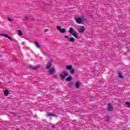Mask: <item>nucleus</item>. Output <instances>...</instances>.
<instances>
[{"label": "nucleus", "instance_id": "obj_5", "mask_svg": "<svg viewBox=\"0 0 130 130\" xmlns=\"http://www.w3.org/2000/svg\"><path fill=\"white\" fill-rule=\"evenodd\" d=\"M48 73H50V75H53L54 73H55V69L54 68V66H53L48 71Z\"/></svg>", "mask_w": 130, "mask_h": 130}, {"label": "nucleus", "instance_id": "obj_4", "mask_svg": "<svg viewBox=\"0 0 130 130\" xmlns=\"http://www.w3.org/2000/svg\"><path fill=\"white\" fill-rule=\"evenodd\" d=\"M51 66H52V61L49 60L45 68L46 70H50V68H51Z\"/></svg>", "mask_w": 130, "mask_h": 130}, {"label": "nucleus", "instance_id": "obj_21", "mask_svg": "<svg viewBox=\"0 0 130 130\" xmlns=\"http://www.w3.org/2000/svg\"><path fill=\"white\" fill-rule=\"evenodd\" d=\"M111 117L110 116H106V120H107V121H109Z\"/></svg>", "mask_w": 130, "mask_h": 130}, {"label": "nucleus", "instance_id": "obj_23", "mask_svg": "<svg viewBox=\"0 0 130 130\" xmlns=\"http://www.w3.org/2000/svg\"><path fill=\"white\" fill-rule=\"evenodd\" d=\"M126 105H128V106H127L128 108H130V103H129L126 102Z\"/></svg>", "mask_w": 130, "mask_h": 130}, {"label": "nucleus", "instance_id": "obj_8", "mask_svg": "<svg viewBox=\"0 0 130 130\" xmlns=\"http://www.w3.org/2000/svg\"><path fill=\"white\" fill-rule=\"evenodd\" d=\"M40 67H41V64H38L36 66L29 65V68H31V69H32V70H38V69H39Z\"/></svg>", "mask_w": 130, "mask_h": 130}, {"label": "nucleus", "instance_id": "obj_24", "mask_svg": "<svg viewBox=\"0 0 130 130\" xmlns=\"http://www.w3.org/2000/svg\"><path fill=\"white\" fill-rule=\"evenodd\" d=\"M22 18H24V19H25L26 20H28V18L26 16H22Z\"/></svg>", "mask_w": 130, "mask_h": 130}, {"label": "nucleus", "instance_id": "obj_20", "mask_svg": "<svg viewBox=\"0 0 130 130\" xmlns=\"http://www.w3.org/2000/svg\"><path fill=\"white\" fill-rule=\"evenodd\" d=\"M47 115L48 116H53V113H52V112H48V113H47Z\"/></svg>", "mask_w": 130, "mask_h": 130}, {"label": "nucleus", "instance_id": "obj_12", "mask_svg": "<svg viewBox=\"0 0 130 130\" xmlns=\"http://www.w3.org/2000/svg\"><path fill=\"white\" fill-rule=\"evenodd\" d=\"M75 87L76 88L78 89V88H80V87H81V83L80 84V82L79 81L76 82L75 83Z\"/></svg>", "mask_w": 130, "mask_h": 130}, {"label": "nucleus", "instance_id": "obj_14", "mask_svg": "<svg viewBox=\"0 0 130 130\" xmlns=\"http://www.w3.org/2000/svg\"><path fill=\"white\" fill-rule=\"evenodd\" d=\"M68 32H69V33L72 34L74 32V28L73 27H70L69 28Z\"/></svg>", "mask_w": 130, "mask_h": 130}, {"label": "nucleus", "instance_id": "obj_26", "mask_svg": "<svg viewBox=\"0 0 130 130\" xmlns=\"http://www.w3.org/2000/svg\"><path fill=\"white\" fill-rule=\"evenodd\" d=\"M48 31H49V29H46L44 31V32H45V33H46V32H48Z\"/></svg>", "mask_w": 130, "mask_h": 130}, {"label": "nucleus", "instance_id": "obj_27", "mask_svg": "<svg viewBox=\"0 0 130 130\" xmlns=\"http://www.w3.org/2000/svg\"><path fill=\"white\" fill-rule=\"evenodd\" d=\"M70 86H72L73 85V83H70Z\"/></svg>", "mask_w": 130, "mask_h": 130}, {"label": "nucleus", "instance_id": "obj_19", "mask_svg": "<svg viewBox=\"0 0 130 130\" xmlns=\"http://www.w3.org/2000/svg\"><path fill=\"white\" fill-rule=\"evenodd\" d=\"M35 45H36V46H37V47H38V48H40V45H39V43H38V42L36 41Z\"/></svg>", "mask_w": 130, "mask_h": 130}, {"label": "nucleus", "instance_id": "obj_18", "mask_svg": "<svg viewBox=\"0 0 130 130\" xmlns=\"http://www.w3.org/2000/svg\"><path fill=\"white\" fill-rule=\"evenodd\" d=\"M69 41H70V42H75V38H69Z\"/></svg>", "mask_w": 130, "mask_h": 130}, {"label": "nucleus", "instance_id": "obj_3", "mask_svg": "<svg viewBox=\"0 0 130 130\" xmlns=\"http://www.w3.org/2000/svg\"><path fill=\"white\" fill-rule=\"evenodd\" d=\"M107 110L109 112L113 111V107H112V103H110L108 104Z\"/></svg>", "mask_w": 130, "mask_h": 130}, {"label": "nucleus", "instance_id": "obj_13", "mask_svg": "<svg viewBox=\"0 0 130 130\" xmlns=\"http://www.w3.org/2000/svg\"><path fill=\"white\" fill-rule=\"evenodd\" d=\"M118 76L120 79H125V77L121 75V73L118 72Z\"/></svg>", "mask_w": 130, "mask_h": 130}, {"label": "nucleus", "instance_id": "obj_15", "mask_svg": "<svg viewBox=\"0 0 130 130\" xmlns=\"http://www.w3.org/2000/svg\"><path fill=\"white\" fill-rule=\"evenodd\" d=\"M72 79L73 78L72 77V76H69L66 79V81L67 82H70V81H72Z\"/></svg>", "mask_w": 130, "mask_h": 130}, {"label": "nucleus", "instance_id": "obj_22", "mask_svg": "<svg viewBox=\"0 0 130 130\" xmlns=\"http://www.w3.org/2000/svg\"><path fill=\"white\" fill-rule=\"evenodd\" d=\"M8 21H9L10 22H13V21H14V19H13L12 18H8Z\"/></svg>", "mask_w": 130, "mask_h": 130}, {"label": "nucleus", "instance_id": "obj_25", "mask_svg": "<svg viewBox=\"0 0 130 130\" xmlns=\"http://www.w3.org/2000/svg\"><path fill=\"white\" fill-rule=\"evenodd\" d=\"M64 38H66L67 39H70V37L68 36H64Z\"/></svg>", "mask_w": 130, "mask_h": 130}, {"label": "nucleus", "instance_id": "obj_17", "mask_svg": "<svg viewBox=\"0 0 130 130\" xmlns=\"http://www.w3.org/2000/svg\"><path fill=\"white\" fill-rule=\"evenodd\" d=\"M4 95H5V96H8V95H9V90H6L4 91Z\"/></svg>", "mask_w": 130, "mask_h": 130}, {"label": "nucleus", "instance_id": "obj_6", "mask_svg": "<svg viewBox=\"0 0 130 130\" xmlns=\"http://www.w3.org/2000/svg\"><path fill=\"white\" fill-rule=\"evenodd\" d=\"M76 21L78 24H81V23H83V22H84V17L77 18L76 19Z\"/></svg>", "mask_w": 130, "mask_h": 130}, {"label": "nucleus", "instance_id": "obj_16", "mask_svg": "<svg viewBox=\"0 0 130 130\" xmlns=\"http://www.w3.org/2000/svg\"><path fill=\"white\" fill-rule=\"evenodd\" d=\"M18 35H19V36H22V35H23V31L22 30L19 29L18 30Z\"/></svg>", "mask_w": 130, "mask_h": 130}, {"label": "nucleus", "instance_id": "obj_9", "mask_svg": "<svg viewBox=\"0 0 130 130\" xmlns=\"http://www.w3.org/2000/svg\"><path fill=\"white\" fill-rule=\"evenodd\" d=\"M86 30V28L84 26H82L80 29H78V32L79 33H84Z\"/></svg>", "mask_w": 130, "mask_h": 130}, {"label": "nucleus", "instance_id": "obj_10", "mask_svg": "<svg viewBox=\"0 0 130 130\" xmlns=\"http://www.w3.org/2000/svg\"><path fill=\"white\" fill-rule=\"evenodd\" d=\"M0 35H2V36H4L5 37H6L7 38H8L9 40H11V41H13V39H12V38L11 37L8 36V35L4 34H1Z\"/></svg>", "mask_w": 130, "mask_h": 130}, {"label": "nucleus", "instance_id": "obj_28", "mask_svg": "<svg viewBox=\"0 0 130 130\" xmlns=\"http://www.w3.org/2000/svg\"><path fill=\"white\" fill-rule=\"evenodd\" d=\"M1 84H2V83L0 82V85H1Z\"/></svg>", "mask_w": 130, "mask_h": 130}, {"label": "nucleus", "instance_id": "obj_11", "mask_svg": "<svg viewBox=\"0 0 130 130\" xmlns=\"http://www.w3.org/2000/svg\"><path fill=\"white\" fill-rule=\"evenodd\" d=\"M72 36H74L76 39H78V32L77 31H74L72 34H71Z\"/></svg>", "mask_w": 130, "mask_h": 130}, {"label": "nucleus", "instance_id": "obj_2", "mask_svg": "<svg viewBox=\"0 0 130 130\" xmlns=\"http://www.w3.org/2000/svg\"><path fill=\"white\" fill-rule=\"evenodd\" d=\"M67 70L68 71H70H70V73L72 74V75H74L75 74V68H73V66L70 65V66H67L66 67Z\"/></svg>", "mask_w": 130, "mask_h": 130}, {"label": "nucleus", "instance_id": "obj_7", "mask_svg": "<svg viewBox=\"0 0 130 130\" xmlns=\"http://www.w3.org/2000/svg\"><path fill=\"white\" fill-rule=\"evenodd\" d=\"M57 30H58V31H59V32H60V33H66V28H62L61 29V27H60V26H57Z\"/></svg>", "mask_w": 130, "mask_h": 130}, {"label": "nucleus", "instance_id": "obj_1", "mask_svg": "<svg viewBox=\"0 0 130 130\" xmlns=\"http://www.w3.org/2000/svg\"><path fill=\"white\" fill-rule=\"evenodd\" d=\"M68 75H69V73L66 71L62 72L60 75V78L61 80H63L64 79H66V77H67Z\"/></svg>", "mask_w": 130, "mask_h": 130}]
</instances>
